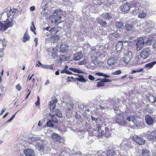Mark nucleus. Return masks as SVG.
<instances>
[{"mask_svg":"<svg viewBox=\"0 0 156 156\" xmlns=\"http://www.w3.org/2000/svg\"><path fill=\"white\" fill-rule=\"evenodd\" d=\"M108 50V45L105 44V46H102L100 48L99 50L100 53L97 54V57H94V58H98V59H102L108 56L107 53H106Z\"/></svg>","mask_w":156,"mask_h":156,"instance_id":"nucleus-1","label":"nucleus"},{"mask_svg":"<svg viewBox=\"0 0 156 156\" xmlns=\"http://www.w3.org/2000/svg\"><path fill=\"white\" fill-rule=\"evenodd\" d=\"M116 122L120 125L125 126L127 123L126 121L124 120V114L120 113L117 114L115 118Z\"/></svg>","mask_w":156,"mask_h":156,"instance_id":"nucleus-2","label":"nucleus"},{"mask_svg":"<svg viewBox=\"0 0 156 156\" xmlns=\"http://www.w3.org/2000/svg\"><path fill=\"white\" fill-rule=\"evenodd\" d=\"M54 13L56 14L57 16H58V18L55 20V23L56 24H58L62 22H63L62 20H60L61 18V16H62L63 13L62 10L60 9H57L54 11Z\"/></svg>","mask_w":156,"mask_h":156,"instance_id":"nucleus-3","label":"nucleus"},{"mask_svg":"<svg viewBox=\"0 0 156 156\" xmlns=\"http://www.w3.org/2000/svg\"><path fill=\"white\" fill-rule=\"evenodd\" d=\"M151 51L148 48H144L141 51L140 54L141 57L143 59L147 58L150 55Z\"/></svg>","mask_w":156,"mask_h":156,"instance_id":"nucleus-4","label":"nucleus"},{"mask_svg":"<svg viewBox=\"0 0 156 156\" xmlns=\"http://www.w3.org/2000/svg\"><path fill=\"white\" fill-rule=\"evenodd\" d=\"M132 58V52L128 51L124 55L123 60L124 62L126 64L129 63Z\"/></svg>","mask_w":156,"mask_h":156,"instance_id":"nucleus-5","label":"nucleus"},{"mask_svg":"<svg viewBox=\"0 0 156 156\" xmlns=\"http://www.w3.org/2000/svg\"><path fill=\"white\" fill-rule=\"evenodd\" d=\"M147 42H145L143 38L142 37L139 38L138 40L136 43V49L138 51H139L142 48L144 44L145 43H147Z\"/></svg>","mask_w":156,"mask_h":156,"instance_id":"nucleus-6","label":"nucleus"},{"mask_svg":"<svg viewBox=\"0 0 156 156\" xmlns=\"http://www.w3.org/2000/svg\"><path fill=\"white\" fill-rule=\"evenodd\" d=\"M121 10L122 12L127 13L129 11L130 8V6L129 3L126 2L122 4L121 7Z\"/></svg>","mask_w":156,"mask_h":156,"instance_id":"nucleus-7","label":"nucleus"},{"mask_svg":"<svg viewBox=\"0 0 156 156\" xmlns=\"http://www.w3.org/2000/svg\"><path fill=\"white\" fill-rule=\"evenodd\" d=\"M124 114V120H126L129 122L131 121L133 122H134V116L132 115L130 113H125Z\"/></svg>","mask_w":156,"mask_h":156,"instance_id":"nucleus-8","label":"nucleus"},{"mask_svg":"<svg viewBox=\"0 0 156 156\" xmlns=\"http://www.w3.org/2000/svg\"><path fill=\"white\" fill-rule=\"evenodd\" d=\"M133 139L138 144L143 145L145 143V141L137 135L133 136Z\"/></svg>","mask_w":156,"mask_h":156,"instance_id":"nucleus-9","label":"nucleus"},{"mask_svg":"<svg viewBox=\"0 0 156 156\" xmlns=\"http://www.w3.org/2000/svg\"><path fill=\"white\" fill-rule=\"evenodd\" d=\"M135 123L136 126L139 129H141L144 127V121L142 119H136Z\"/></svg>","mask_w":156,"mask_h":156,"instance_id":"nucleus-10","label":"nucleus"},{"mask_svg":"<svg viewBox=\"0 0 156 156\" xmlns=\"http://www.w3.org/2000/svg\"><path fill=\"white\" fill-rule=\"evenodd\" d=\"M147 137L150 140H154L156 139V130H154L150 134H147Z\"/></svg>","mask_w":156,"mask_h":156,"instance_id":"nucleus-11","label":"nucleus"},{"mask_svg":"<svg viewBox=\"0 0 156 156\" xmlns=\"http://www.w3.org/2000/svg\"><path fill=\"white\" fill-rule=\"evenodd\" d=\"M51 137L53 140L59 143L61 142L62 139L58 134L56 133H53L51 135Z\"/></svg>","mask_w":156,"mask_h":156,"instance_id":"nucleus-12","label":"nucleus"},{"mask_svg":"<svg viewBox=\"0 0 156 156\" xmlns=\"http://www.w3.org/2000/svg\"><path fill=\"white\" fill-rule=\"evenodd\" d=\"M24 153L26 156H34L35 155L34 151L30 149L25 150L24 151Z\"/></svg>","mask_w":156,"mask_h":156,"instance_id":"nucleus-13","label":"nucleus"},{"mask_svg":"<svg viewBox=\"0 0 156 156\" xmlns=\"http://www.w3.org/2000/svg\"><path fill=\"white\" fill-rule=\"evenodd\" d=\"M145 120L147 124L149 125H152L154 122L152 117L149 115H145Z\"/></svg>","mask_w":156,"mask_h":156,"instance_id":"nucleus-14","label":"nucleus"},{"mask_svg":"<svg viewBox=\"0 0 156 156\" xmlns=\"http://www.w3.org/2000/svg\"><path fill=\"white\" fill-rule=\"evenodd\" d=\"M83 57V54L81 52H79L73 55V58L74 60L78 61L81 58Z\"/></svg>","mask_w":156,"mask_h":156,"instance_id":"nucleus-15","label":"nucleus"},{"mask_svg":"<svg viewBox=\"0 0 156 156\" xmlns=\"http://www.w3.org/2000/svg\"><path fill=\"white\" fill-rule=\"evenodd\" d=\"M16 10L14 9H10L9 12H7L6 14L8 18H9L11 19L13 18V16L15 14Z\"/></svg>","mask_w":156,"mask_h":156,"instance_id":"nucleus-16","label":"nucleus"},{"mask_svg":"<svg viewBox=\"0 0 156 156\" xmlns=\"http://www.w3.org/2000/svg\"><path fill=\"white\" fill-rule=\"evenodd\" d=\"M58 101L57 99H54L52 100L49 103L50 109H53L56 106V104Z\"/></svg>","mask_w":156,"mask_h":156,"instance_id":"nucleus-17","label":"nucleus"},{"mask_svg":"<svg viewBox=\"0 0 156 156\" xmlns=\"http://www.w3.org/2000/svg\"><path fill=\"white\" fill-rule=\"evenodd\" d=\"M5 26V30H6L9 27H12L13 25V20L12 19L11 21H8L4 24Z\"/></svg>","mask_w":156,"mask_h":156,"instance_id":"nucleus-18","label":"nucleus"},{"mask_svg":"<svg viewBox=\"0 0 156 156\" xmlns=\"http://www.w3.org/2000/svg\"><path fill=\"white\" fill-rule=\"evenodd\" d=\"M141 154L143 156H150L151 155L150 151L146 149H143L142 150Z\"/></svg>","mask_w":156,"mask_h":156,"instance_id":"nucleus-19","label":"nucleus"},{"mask_svg":"<svg viewBox=\"0 0 156 156\" xmlns=\"http://www.w3.org/2000/svg\"><path fill=\"white\" fill-rule=\"evenodd\" d=\"M116 60L114 57L110 58L107 60L108 64L109 66H112L116 62Z\"/></svg>","mask_w":156,"mask_h":156,"instance_id":"nucleus-20","label":"nucleus"},{"mask_svg":"<svg viewBox=\"0 0 156 156\" xmlns=\"http://www.w3.org/2000/svg\"><path fill=\"white\" fill-rule=\"evenodd\" d=\"M60 38L59 36L57 35H54L50 39V41L52 43L57 42Z\"/></svg>","mask_w":156,"mask_h":156,"instance_id":"nucleus-21","label":"nucleus"},{"mask_svg":"<svg viewBox=\"0 0 156 156\" xmlns=\"http://www.w3.org/2000/svg\"><path fill=\"white\" fill-rule=\"evenodd\" d=\"M156 64V61H153V62L149 63L146 64L144 66V68H148L150 69L152 68L153 66Z\"/></svg>","mask_w":156,"mask_h":156,"instance_id":"nucleus-22","label":"nucleus"},{"mask_svg":"<svg viewBox=\"0 0 156 156\" xmlns=\"http://www.w3.org/2000/svg\"><path fill=\"white\" fill-rule=\"evenodd\" d=\"M147 98L152 103H155L156 102V98L154 97L152 94H149V96H147Z\"/></svg>","mask_w":156,"mask_h":156,"instance_id":"nucleus-23","label":"nucleus"},{"mask_svg":"<svg viewBox=\"0 0 156 156\" xmlns=\"http://www.w3.org/2000/svg\"><path fill=\"white\" fill-rule=\"evenodd\" d=\"M30 39V37L28 34L27 32H26L23 37V41L24 42H25L29 40Z\"/></svg>","mask_w":156,"mask_h":156,"instance_id":"nucleus-24","label":"nucleus"},{"mask_svg":"<svg viewBox=\"0 0 156 156\" xmlns=\"http://www.w3.org/2000/svg\"><path fill=\"white\" fill-rule=\"evenodd\" d=\"M103 18L105 19H108V20L112 18V14L110 13H106L102 14Z\"/></svg>","mask_w":156,"mask_h":156,"instance_id":"nucleus-25","label":"nucleus"},{"mask_svg":"<svg viewBox=\"0 0 156 156\" xmlns=\"http://www.w3.org/2000/svg\"><path fill=\"white\" fill-rule=\"evenodd\" d=\"M106 154L107 156H115V152L113 150H108Z\"/></svg>","mask_w":156,"mask_h":156,"instance_id":"nucleus-26","label":"nucleus"},{"mask_svg":"<svg viewBox=\"0 0 156 156\" xmlns=\"http://www.w3.org/2000/svg\"><path fill=\"white\" fill-rule=\"evenodd\" d=\"M69 69L74 72L78 73H83V71L81 69H78L74 68H70Z\"/></svg>","mask_w":156,"mask_h":156,"instance_id":"nucleus-27","label":"nucleus"},{"mask_svg":"<svg viewBox=\"0 0 156 156\" xmlns=\"http://www.w3.org/2000/svg\"><path fill=\"white\" fill-rule=\"evenodd\" d=\"M122 47V44L121 43H117L115 46L116 49L117 51H120Z\"/></svg>","mask_w":156,"mask_h":156,"instance_id":"nucleus-28","label":"nucleus"},{"mask_svg":"<svg viewBox=\"0 0 156 156\" xmlns=\"http://www.w3.org/2000/svg\"><path fill=\"white\" fill-rule=\"evenodd\" d=\"M125 27L127 30H132L133 29V26L129 24H126L125 25Z\"/></svg>","mask_w":156,"mask_h":156,"instance_id":"nucleus-29","label":"nucleus"},{"mask_svg":"<svg viewBox=\"0 0 156 156\" xmlns=\"http://www.w3.org/2000/svg\"><path fill=\"white\" fill-rule=\"evenodd\" d=\"M95 74L96 75H98V76H103L106 78H109L110 77V76L107 75L101 72L96 73H95Z\"/></svg>","mask_w":156,"mask_h":156,"instance_id":"nucleus-30","label":"nucleus"},{"mask_svg":"<svg viewBox=\"0 0 156 156\" xmlns=\"http://www.w3.org/2000/svg\"><path fill=\"white\" fill-rule=\"evenodd\" d=\"M58 31L57 30V28L56 27H52L49 30V32L51 34H54V33L55 32V34H56L57 32H58Z\"/></svg>","mask_w":156,"mask_h":156,"instance_id":"nucleus-31","label":"nucleus"},{"mask_svg":"<svg viewBox=\"0 0 156 156\" xmlns=\"http://www.w3.org/2000/svg\"><path fill=\"white\" fill-rule=\"evenodd\" d=\"M76 79L77 80L80 82H86V80L83 78V76L82 75H79V77L77 78Z\"/></svg>","mask_w":156,"mask_h":156,"instance_id":"nucleus-32","label":"nucleus"},{"mask_svg":"<svg viewBox=\"0 0 156 156\" xmlns=\"http://www.w3.org/2000/svg\"><path fill=\"white\" fill-rule=\"evenodd\" d=\"M115 24L116 25V27L118 28H121L123 26V24L121 22H115Z\"/></svg>","mask_w":156,"mask_h":156,"instance_id":"nucleus-33","label":"nucleus"},{"mask_svg":"<svg viewBox=\"0 0 156 156\" xmlns=\"http://www.w3.org/2000/svg\"><path fill=\"white\" fill-rule=\"evenodd\" d=\"M56 115L58 118H61L62 116V113L58 109H56L55 110Z\"/></svg>","mask_w":156,"mask_h":156,"instance_id":"nucleus-34","label":"nucleus"},{"mask_svg":"<svg viewBox=\"0 0 156 156\" xmlns=\"http://www.w3.org/2000/svg\"><path fill=\"white\" fill-rule=\"evenodd\" d=\"M97 64V62H96L95 60H92L91 62H90V66H92L91 67H90V68L93 69L94 66L96 65Z\"/></svg>","mask_w":156,"mask_h":156,"instance_id":"nucleus-35","label":"nucleus"},{"mask_svg":"<svg viewBox=\"0 0 156 156\" xmlns=\"http://www.w3.org/2000/svg\"><path fill=\"white\" fill-rule=\"evenodd\" d=\"M73 108V105L69 103H67L66 104V109L68 110H71Z\"/></svg>","mask_w":156,"mask_h":156,"instance_id":"nucleus-36","label":"nucleus"},{"mask_svg":"<svg viewBox=\"0 0 156 156\" xmlns=\"http://www.w3.org/2000/svg\"><path fill=\"white\" fill-rule=\"evenodd\" d=\"M41 139L40 137H32L30 138V140L32 141L35 142L38 140H40Z\"/></svg>","mask_w":156,"mask_h":156,"instance_id":"nucleus-37","label":"nucleus"},{"mask_svg":"<svg viewBox=\"0 0 156 156\" xmlns=\"http://www.w3.org/2000/svg\"><path fill=\"white\" fill-rule=\"evenodd\" d=\"M97 84L96 85V87H103L105 85V84L103 82L102 80L100 81L97 82Z\"/></svg>","mask_w":156,"mask_h":156,"instance_id":"nucleus-38","label":"nucleus"},{"mask_svg":"<svg viewBox=\"0 0 156 156\" xmlns=\"http://www.w3.org/2000/svg\"><path fill=\"white\" fill-rule=\"evenodd\" d=\"M98 22L102 26H105L107 24L106 22L102 20H99L98 21Z\"/></svg>","mask_w":156,"mask_h":156,"instance_id":"nucleus-39","label":"nucleus"},{"mask_svg":"<svg viewBox=\"0 0 156 156\" xmlns=\"http://www.w3.org/2000/svg\"><path fill=\"white\" fill-rule=\"evenodd\" d=\"M35 147L38 150L42 151L44 149V147L43 145H40L38 144L36 145Z\"/></svg>","mask_w":156,"mask_h":156,"instance_id":"nucleus-40","label":"nucleus"},{"mask_svg":"<svg viewBox=\"0 0 156 156\" xmlns=\"http://www.w3.org/2000/svg\"><path fill=\"white\" fill-rule=\"evenodd\" d=\"M125 145L126 146L129 148H132L133 147V146L131 144V143L130 141H128L124 143Z\"/></svg>","mask_w":156,"mask_h":156,"instance_id":"nucleus-41","label":"nucleus"},{"mask_svg":"<svg viewBox=\"0 0 156 156\" xmlns=\"http://www.w3.org/2000/svg\"><path fill=\"white\" fill-rule=\"evenodd\" d=\"M146 16V13L142 12H140L138 15V17L140 18H144Z\"/></svg>","mask_w":156,"mask_h":156,"instance_id":"nucleus-42","label":"nucleus"},{"mask_svg":"<svg viewBox=\"0 0 156 156\" xmlns=\"http://www.w3.org/2000/svg\"><path fill=\"white\" fill-rule=\"evenodd\" d=\"M121 73V71L120 70L115 71L111 73L112 75H119Z\"/></svg>","mask_w":156,"mask_h":156,"instance_id":"nucleus-43","label":"nucleus"},{"mask_svg":"<svg viewBox=\"0 0 156 156\" xmlns=\"http://www.w3.org/2000/svg\"><path fill=\"white\" fill-rule=\"evenodd\" d=\"M105 135L106 137H108L111 135V134L109 133V129L108 128H106L105 129Z\"/></svg>","mask_w":156,"mask_h":156,"instance_id":"nucleus-44","label":"nucleus"},{"mask_svg":"<svg viewBox=\"0 0 156 156\" xmlns=\"http://www.w3.org/2000/svg\"><path fill=\"white\" fill-rule=\"evenodd\" d=\"M51 121L53 122L57 123L58 122L57 118L55 117L54 115H51Z\"/></svg>","mask_w":156,"mask_h":156,"instance_id":"nucleus-45","label":"nucleus"},{"mask_svg":"<svg viewBox=\"0 0 156 156\" xmlns=\"http://www.w3.org/2000/svg\"><path fill=\"white\" fill-rule=\"evenodd\" d=\"M5 26L4 24H3L2 22L0 21V31L1 30H5Z\"/></svg>","mask_w":156,"mask_h":156,"instance_id":"nucleus-46","label":"nucleus"},{"mask_svg":"<svg viewBox=\"0 0 156 156\" xmlns=\"http://www.w3.org/2000/svg\"><path fill=\"white\" fill-rule=\"evenodd\" d=\"M129 41L130 42V41H129L128 36H126L123 37L122 42H124V43L127 42L128 43Z\"/></svg>","mask_w":156,"mask_h":156,"instance_id":"nucleus-47","label":"nucleus"},{"mask_svg":"<svg viewBox=\"0 0 156 156\" xmlns=\"http://www.w3.org/2000/svg\"><path fill=\"white\" fill-rule=\"evenodd\" d=\"M43 68L45 69H53L52 66L51 65H44Z\"/></svg>","mask_w":156,"mask_h":156,"instance_id":"nucleus-48","label":"nucleus"},{"mask_svg":"<svg viewBox=\"0 0 156 156\" xmlns=\"http://www.w3.org/2000/svg\"><path fill=\"white\" fill-rule=\"evenodd\" d=\"M87 61L86 59H84L82 61H80L79 62L78 64L79 65H83L87 64Z\"/></svg>","mask_w":156,"mask_h":156,"instance_id":"nucleus-49","label":"nucleus"},{"mask_svg":"<svg viewBox=\"0 0 156 156\" xmlns=\"http://www.w3.org/2000/svg\"><path fill=\"white\" fill-rule=\"evenodd\" d=\"M47 126L49 127H53L54 126L53 124L51 123L50 120H49L47 123Z\"/></svg>","mask_w":156,"mask_h":156,"instance_id":"nucleus-50","label":"nucleus"},{"mask_svg":"<svg viewBox=\"0 0 156 156\" xmlns=\"http://www.w3.org/2000/svg\"><path fill=\"white\" fill-rule=\"evenodd\" d=\"M32 25L34 28H33L32 27H31L30 28V30L34 32V34H36V33L34 31V30H35V27L34 25V24L33 22H32Z\"/></svg>","mask_w":156,"mask_h":156,"instance_id":"nucleus-51","label":"nucleus"},{"mask_svg":"<svg viewBox=\"0 0 156 156\" xmlns=\"http://www.w3.org/2000/svg\"><path fill=\"white\" fill-rule=\"evenodd\" d=\"M101 80L104 83V82H110L112 81L111 80L106 78L103 79Z\"/></svg>","mask_w":156,"mask_h":156,"instance_id":"nucleus-52","label":"nucleus"},{"mask_svg":"<svg viewBox=\"0 0 156 156\" xmlns=\"http://www.w3.org/2000/svg\"><path fill=\"white\" fill-rule=\"evenodd\" d=\"M17 113V112H16V113L13 115L12 116V117L11 118L8 120H7L6 121V122L7 123V122H11L13 119V118L15 117V115Z\"/></svg>","mask_w":156,"mask_h":156,"instance_id":"nucleus-53","label":"nucleus"},{"mask_svg":"<svg viewBox=\"0 0 156 156\" xmlns=\"http://www.w3.org/2000/svg\"><path fill=\"white\" fill-rule=\"evenodd\" d=\"M60 51L62 52H65L66 51V48L62 47V46L61 45L60 48Z\"/></svg>","mask_w":156,"mask_h":156,"instance_id":"nucleus-54","label":"nucleus"},{"mask_svg":"<svg viewBox=\"0 0 156 156\" xmlns=\"http://www.w3.org/2000/svg\"><path fill=\"white\" fill-rule=\"evenodd\" d=\"M103 126L102 124L99 125L98 126V131L99 133H100V132L102 130L101 127Z\"/></svg>","mask_w":156,"mask_h":156,"instance_id":"nucleus-55","label":"nucleus"},{"mask_svg":"<svg viewBox=\"0 0 156 156\" xmlns=\"http://www.w3.org/2000/svg\"><path fill=\"white\" fill-rule=\"evenodd\" d=\"M16 89L19 91H20L22 89V87L19 84H18L17 85H16Z\"/></svg>","mask_w":156,"mask_h":156,"instance_id":"nucleus-56","label":"nucleus"},{"mask_svg":"<svg viewBox=\"0 0 156 156\" xmlns=\"http://www.w3.org/2000/svg\"><path fill=\"white\" fill-rule=\"evenodd\" d=\"M112 37H114L115 38H116L118 37V34L117 33L115 32L112 33Z\"/></svg>","mask_w":156,"mask_h":156,"instance_id":"nucleus-57","label":"nucleus"},{"mask_svg":"<svg viewBox=\"0 0 156 156\" xmlns=\"http://www.w3.org/2000/svg\"><path fill=\"white\" fill-rule=\"evenodd\" d=\"M88 78L89 80H94L95 79L94 77L91 75H89L88 76Z\"/></svg>","mask_w":156,"mask_h":156,"instance_id":"nucleus-58","label":"nucleus"},{"mask_svg":"<svg viewBox=\"0 0 156 156\" xmlns=\"http://www.w3.org/2000/svg\"><path fill=\"white\" fill-rule=\"evenodd\" d=\"M139 12V8H138L137 9H136L135 10H132V12H131L132 13H134V12L135 13H136L137 12Z\"/></svg>","mask_w":156,"mask_h":156,"instance_id":"nucleus-59","label":"nucleus"},{"mask_svg":"<svg viewBox=\"0 0 156 156\" xmlns=\"http://www.w3.org/2000/svg\"><path fill=\"white\" fill-rule=\"evenodd\" d=\"M3 56V53L2 52L0 51V62L2 60V57Z\"/></svg>","mask_w":156,"mask_h":156,"instance_id":"nucleus-60","label":"nucleus"},{"mask_svg":"<svg viewBox=\"0 0 156 156\" xmlns=\"http://www.w3.org/2000/svg\"><path fill=\"white\" fill-rule=\"evenodd\" d=\"M37 63H38V64L40 65L41 67L43 68L44 64H41V62L39 61H37Z\"/></svg>","mask_w":156,"mask_h":156,"instance_id":"nucleus-61","label":"nucleus"},{"mask_svg":"<svg viewBox=\"0 0 156 156\" xmlns=\"http://www.w3.org/2000/svg\"><path fill=\"white\" fill-rule=\"evenodd\" d=\"M35 7L34 6H31L30 9V10L31 11H33L35 10Z\"/></svg>","mask_w":156,"mask_h":156,"instance_id":"nucleus-62","label":"nucleus"},{"mask_svg":"<svg viewBox=\"0 0 156 156\" xmlns=\"http://www.w3.org/2000/svg\"><path fill=\"white\" fill-rule=\"evenodd\" d=\"M143 70H144V69L143 68L138 69L136 70L137 72H142L143 71Z\"/></svg>","mask_w":156,"mask_h":156,"instance_id":"nucleus-63","label":"nucleus"},{"mask_svg":"<svg viewBox=\"0 0 156 156\" xmlns=\"http://www.w3.org/2000/svg\"><path fill=\"white\" fill-rule=\"evenodd\" d=\"M153 48H156V41L153 43Z\"/></svg>","mask_w":156,"mask_h":156,"instance_id":"nucleus-64","label":"nucleus"}]
</instances>
